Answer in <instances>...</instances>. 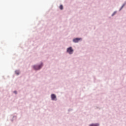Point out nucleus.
Segmentation results:
<instances>
[{
  "label": "nucleus",
  "mask_w": 126,
  "mask_h": 126,
  "mask_svg": "<svg viewBox=\"0 0 126 126\" xmlns=\"http://www.w3.org/2000/svg\"><path fill=\"white\" fill-rule=\"evenodd\" d=\"M43 66V63H41L40 65H34L33 66V68L35 70H38L41 68Z\"/></svg>",
  "instance_id": "1"
},
{
  "label": "nucleus",
  "mask_w": 126,
  "mask_h": 126,
  "mask_svg": "<svg viewBox=\"0 0 126 126\" xmlns=\"http://www.w3.org/2000/svg\"><path fill=\"white\" fill-rule=\"evenodd\" d=\"M67 53H69L70 54V55H71V54H72V53H73V49H72V48H71V47H69L67 49Z\"/></svg>",
  "instance_id": "2"
},
{
  "label": "nucleus",
  "mask_w": 126,
  "mask_h": 126,
  "mask_svg": "<svg viewBox=\"0 0 126 126\" xmlns=\"http://www.w3.org/2000/svg\"><path fill=\"white\" fill-rule=\"evenodd\" d=\"M80 40H81V38H76L74 39L73 40V41L74 42V43H78V42H79Z\"/></svg>",
  "instance_id": "3"
},
{
  "label": "nucleus",
  "mask_w": 126,
  "mask_h": 126,
  "mask_svg": "<svg viewBox=\"0 0 126 126\" xmlns=\"http://www.w3.org/2000/svg\"><path fill=\"white\" fill-rule=\"evenodd\" d=\"M51 98L52 100H56V99H57V96L55 94H51Z\"/></svg>",
  "instance_id": "4"
},
{
  "label": "nucleus",
  "mask_w": 126,
  "mask_h": 126,
  "mask_svg": "<svg viewBox=\"0 0 126 126\" xmlns=\"http://www.w3.org/2000/svg\"><path fill=\"white\" fill-rule=\"evenodd\" d=\"M89 126H99V124H90L89 125Z\"/></svg>",
  "instance_id": "5"
},
{
  "label": "nucleus",
  "mask_w": 126,
  "mask_h": 126,
  "mask_svg": "<svg viewBox=\"0 0 126 126\" xmlns=\"http://www.w3.org/2000/svg\"><path fill=\"white\" fill-rule=\"evenodd\" d=\"M60 9H61V10H62V9H63V5H61L60 6Z\"/></svg>",
  "instance_id": "6"
},
{
  "label": "nucleus",
  "mask_w": 126,
  "mask_h": 126,
  "mask_svg": "<svg viewBox=\"0 0 126 126\" xmlns=\"http://www.w3.org/2000/svg\"><path fill=\"white\" fill-rule=\"evenodd\" d=\"M15 73L17 75H18V74H19V71H16Z\"/></svg>",
  "instance_id": "7"
},
{
  "label": "nucleus",
  "mask_w": 126,
  "mask_h": 126,
  "mask_svg": "<svg viewBox=\"0 0 126 126\" xmlns=\"http://www.w3.org/2000/svg\"><path fill=\"white\" fill-rule=\"evenodd\" d=\"M14 93H15V94H16L17 93L16 91L14 92Z\"/></svg>",
  "instance_id": "8"
},
{
  "label": "nucleus",
  "mask_w": 126,
  "mask_h": 126,
  "mask_svg": "<svg viewBox=\"0 0 126 126\" xmlns=\"http://www.w3.org/2000/svg\"><path fill=\"white\" fill-rule=\"evenodd\" d=\"M114 14H113L112 15H114Z\"/></svg>",
  "instance_id": "9"
}]
</instances>
